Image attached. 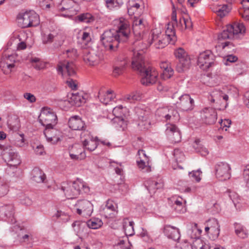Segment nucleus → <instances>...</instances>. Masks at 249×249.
I'll return each mask as SVG.
<instances>
[{"mask_svg": "<svg viewBox=\"0 0 249 249\" xmlns=\"http://www.w3.org/2000/svg\"><path fill=\"white\" fill-rule=\"evenodd\" d=\"M39 122L46 127H53L57 124V116L53 109L47 107L42 108L38 117Z\"/></svg>", "mask_w": 249, "mask_h": 249, "instance_id": "nucleus-7", "label": "nucleus"}, {"mask_svg": "<svg viewBox=\"0 0 249 249\" xmlns=\"http://www.w3.org/2000/svg\"><path fill=\"white\" fill-rule=\"evenodd\" d=\"M208 225L210 226V232L214 237L217 238L220 233V225L215 218H212L208 221Z\"/></svg>", "mask_w": 249, "mask_h": 249, "instance_id": "nucleus-33", "label": "nucleus"}, {"mask_svg": "<svg viewBox=\"0 0 249 249\" xmlns=\"http://www.w3.org/2000/svg\"><path fill=\"white\" fill-rule=\"evenodd\" d=\"M151 43H154L155 47L157 49H161L170 43L168 40V37H164L161 34H156L154 31L152 35Z\"/></svg>", "mask_w": 249, "mask_h": 249, "instance_id": "nucleus-25", "label": "nucleus"}, {"mask_svg": "<svg viewBox=\"0 0 249 249\" xmlns=\"http://www.w3.org/2000/svg\"><path fill=\"white\" fill-rule=\"evenodd\" d=\"M56 218H60L62 221H67L69 219V216L61 211H57L56 213L53 215V217Z\"/></svg>", "mask_w": 249, "mask_h": 249, "instance_id": "nucleus-59", "label": "nucleus"}, {"mask_svg": "<svg viewBox=\"0 0 249 249\" xmlns=\"http://www.w3.org/2000/svg\"><path fill=\"white\" fill-rule=\"evenodd\" d=\"M141 231H142L139 232L140 236L145 241L149 242L150 240V238L147 231L143 228H142Z\"/></svg>", "mask_w": 249, "mask_h": 249, "instance_id": "nucleus-62", "label": "nucleus"}, {"mask_svg": "<svg viewBox=\"0 0 249 249\" xmlns=\"http://www.w3.org/2000/svg\"><path fill=\"white\" fill-rule=\"evenodd\" d=\"M168 111V107L159 108L156 111V115L160 117L161 119L164 118L167 121V116H169L168 114H167V113Z\"/></svg>", "mask_w": 249, "mask_h": 249, "instance_id": "nucleus-56", "label": "nucleus"}, {"mask_svg": "<svg viewBox=\"0 0 249 249\" xmlns=\"http://www.w3.org/2000/svg\"><path fill=\"white\" fill-rule=\"evenodd\" d=\"M146 24V21L142 18L134 16L132 29L134 35L137 40L142 38Z\"/></svg>", "mask_w": 249, "mask_h": 249, "instance_id": "nucleus-14", "label": "nucleus"}, {"mask_svg": "<svg viewBox=\"0 0 249 249\" xmlns=\"http://www.w3.org/2000/svg\"><path fill=\"white\" fill-rule=\"evenodd\" d=\"M112 93L113 91L111 90H107L105 93H103L102 91H100L98 97L102 103L104 104H107L114 98Z\"/></svg>", "mask_w": 249, "mask_h": 249, "instance_id": "nucleus-43", "label": "nucleus"}, {"mask_svg": "<svg viewBox=\"0 0 249 249\" xmlns=\"http://www.w3.org/2000/svg\"><path fill=\"white\" fill-rule=\"evenodd\" d=\"M68 124L69 127L74 130H86V125L85 123L79 116H71L69 120Z\"/></svg>", "mask_w": 249, "mask_h": 249, "instance_id": "nucleus-23", "label": "nucleus"}, {"mask_svg": "<svg viewBox=\"0 0 249 249\" xmlns=\"http://www.w3.org/2000/svg\"><path fill=\"white\" fill-rule=\"evenodd\" d=\"M58 36H54L52 34H49L48 35L44 34L42 37V42L45 44L50 43L53 42L54 38L56 40V38H58Z\"/></svg>", "mask_w": 249, "mask_h": 249, "instance_id": "nucleus-55", "label": "nucleus"}, {"mask_svg": "<svg viewBox=\"0 0 249 249\" xmlns=\"http://www.w3.org/2000/svg\"><path fill=\"white\" fill-rule=\"evenodd\" d=\"M211 9L213 12L217 14L218 17L222 18L228 14L231 7L230 4H223L222 6H217L215 7L211 8Z\"/></svg>", "mask_w": 249, "mask_h": 249, "instance_id": "nucleus-32", "label": "nucleus"}, {"mask_svg": "<svg viewBox=\"0 0 249 249\" xmlns=\"http://www.w3.org/2000/svg\"><path fill=\"white\" fill-rule=\"evenodd\" d=\"M77 38L78 39V43L84 44V45L81 46L82 48H86V46L87 45L91 40L89 33L85 31L79 32Z\"/></svg>", "mask_w": 249, "mask_h": 249, "instance_id": "nucleus-42", "label": "nucleus"}, {"mask_svg": "<svg viewBox=\"0 0 249 249\" xmlns=\"http://www.w3.org/2000/svg\"><path fill=\"white\" fill-rule=\"evenodd\" d=\"M208 98L211 103L216 104H221L223 101L225 103L224 108L228 106L227 102L229 99V96L220 89H214L211 91Z\"/></svg>", "mask_w": 249, "mask_h": 249, "instance_id": "nucleus-17", "label": "nucleus"}, {"mask_svg": "<svg viewBox=\"0 0 249 249\" xmlns=\"http://www.w3.org/2000/svg\"><path fill=\"white\" fill-rule=\"evenodd\" d=\"M202 174V172L200 169L196 171H193L189 173V177L195 180L197 182H199L201 180L200 175Z\"/></svg>", "mask_w": 249, "mask_h": 249, "instance_id": "nucleus-57", "label": "nucleus"}, {"mask_svg": "<svg viewBox=\"0 0 249 249\" xmlns=\"http://www.w3.org/2000/svg\"><path fill=\"white\" fill-rule=\"evenodd\" d=\"M246 2H249V0H242V4L243 9L240 11V14L245 20H249V6L246 4Z\"/></svg>", "mask_w": 249, "mask_h": 249, "instance_id": "nucleus-48", "label": "nucleus"}, {"mask_svg": "<svg viewBox=\"0 0 249 249\" xmlns=\"http://www.w3.org/2000/svg\"><path fill=\"white\" fill-rule=\"evenodd\" d=\"M173 155L177 162H181L184 160V155L179 149H175Z\"/></svg>", "mask_w": 249, "mask_h": 249, "instance_id": "nucleus-52", "label": "nucleus"}, {"mask_svg": "<svg viewBox=\"0 0 249 249\" xmlns=\"http://www.w3.org/2000/svg\"><path fill=\"white\" fill-rule=\"evenodd\" d=\"M129 241L127 240L125 238V240L123 239L120 240L116 244V246L117 247H120L121 249H128V244Z\"/></svg>", "mask_w": 249, "mask_h": 249, "instance_id": "nucleus-60", "label": "nucleus"}, {"mask_svg": "<svg viewBox=\"0 0 249 249\" xmlns=\"http://www.w3.org/2000/svg\"><path fill=\"white\" fill-rule=\"evenodd\" d=\"M111 121L115 127L117 129L122 128L124 130L127 124L126 121L123 116L114 117Z\"/></svg>", "mask_w": 249, "mask_h": 249, "instance_id": "nucleus-45", "label": "nucleus"}, {"mask_svg": "<svg viewBox=\"0 0 249 249\" xmlns=\"http://www.w3.org/2000/svg\"><path fill=\"white\" fill-rule=\"evenodd\" d=\"M0 153L10 167L17 168L21 162L19 156L10 146L0 144Z\"/></svg>", "mask_w": 249, "mask_h": 249, "instance_id": "nucleus-5", "label": "nucleus"}, {"mask_svg": "<svg viewBox=\"0 0 249 249\" xmlns=\"http://www.w3.org/2000/svg\"><path fill=\"white\" fill-rule=\"evenodd\" d=\"M44 134L47 141L52 144H55L60 141V132L53 127H46Z\"/></svg>", "mask_w": 249, "mask_h": 249, "instance_id": "nucleus-24", "label": "nucleus"}, {"mask_svg": "<svg viewBox=\"0 0 249 249\" xmlns=\"http://www.w3.org/2000/svg\"><path fill=\"white\" fill-rule=\"evenodd\" d=\"M246 28L242 23L234 22L227 26L226 30L218 36V39L220 41L227 39L237 38L239 35L245 32Z\"/></svg>", "mask_w": 249, "mask_h": 249, "instance_id": "nucleus-4", "label": "nucleus"}, {"mask_svg": "<svg viewBox=\"0 0 249 249\" xmlns=\"http://www.w3.org/2000/svg\"><path fill=\"white\" fill-rule=\"evenodd\" d=\"M107 7L110 10L114 8L119 7L123 4L122 0H104Z\"/></svg>", "mask_w": 249, "mask_h": 249, "instance_id": "nucleus-50", "label": "nucleus"}, {"mask_svg": "<svg viewBox=\"0 0 249 249\" xmlns=\"http://www.w3.org/2000/svg\"><path fill=\"white\" fill-rule=\"evenodd\" d=\"M134 45L136 47L133 50L132 69L140 73L142 85L149 86L155 84L158 80V72L154 68L145 65L142 56L146 45H143L142 42H135Z\"/></svg>", "mask_w": 249, "mask_h": 249, "instance_id": "nucleus-2", "label": "nucleus"}, {"mask_svg": "<svg viewBox=\"0 0 249 249\" xmlns=\"http://www.w3.org/2000/svg\"><path fill=\"white\" fill-rule=\"evenodd\" d=\"M69 102H71L72 105L76 106H80L82 104L85 103L86 99L84 98L83 93L79 92L72 93Z\"/></svg>", "mask_w": 249, "mask_h": 249, "instance_id": "nucleus-39", "label": "nucleus"}, {"mask_svg": "<svg viewBox=\"0 0 249 249\" xmlns=\"http://www.w3.org/2000/svg\"><path fill=\"white\" fill-rule=\"evenodd\" d=\"M160 67L162 70L161 77L163 80L170 78L174 74L173 69L169 66L167 62H161Z\"/></svg>", "mask_w": 249, "mask_h": 249, "instance_id": "nucleus-34", "label": "nucleus"}, {"mask_svg": "<svg viewBox=\"0 0 249 249\" xmlns=\"http://www.w3.org/2000/svg\"><path fill=\"white\" fill-rule=\"evenodd\" d=\"M194 104V101L190 95L185 94L179 97L176 105L177 107L182 111H188L193 108Z\"/></svg>", "mask_w": 249, "mask_h": 249, "instance_id": "nucleus-20", "label": "nucleus"}, {"mask_svg": "<svg viewBox=\"0 0 249 249\" xmlns=\"http://www.w3.org/2000/svg\"><path fill=\"white\" fill-rule=\"evenodd\" d=\"M137 163L139 168L143 172H148L151 171L149 158L147 156L144 158L137 160Z\"/></svg>", "mask_w": 249, "mask_h": 249, "instance_id": "nucleus-38", "label": "nucleus"}, {"mask_svg": "<svg viewBox=\"0 0 249 249\" xmlns=\"http://www.w3.org/2000/svg\"><path fill=\"white\" fill-rule=\"evenodd\" d=\"M14 213V209L12 205H6L0 208V216L4 220L9 219L11 222H13Z\"/></svg>", "mask_w": 249, "mask_h": 249, "instance_id": "nucleus-27", "label": "nucleus"}, {"mask_svg": "<svg viewBox=\"0 0 249 249\" xmlns=\"http://www.w3.org/2000/svg\"><path fill=\"white\" fill-rule=\"evenodd\" d=\"M87 225L90 229H97L102 226L103 222L99 218H93L87 222Z\"/></svg>", "mask_w": 249, "mask_h": 249, "instance_id": "nucleus-46", "label": "nucleus"}, {"mask_svg": "<svg viewBox=\"0 0 249 249\" xmlns=\"http://www.w3.org/2000/svg\"><path fill=\"white\" fill-rule=\"evenodd\" d=\"M117 29L104 32L101 37V41L108 50L114 51L118 47L121 42H124L129 38L130 34L129 22L126 19L121 18L114 20Z\"/></svg>", "mask_w": 249, "mask_h": 249, "instance_id": "nucleus-1", "label": "nucleus"}, {"mask_svg": "<svg viewBox=\"0 0 249 249\" xmlns=\"http://www.w3.org/2000/svg\"><path fill=\"white\" fill-rule=\"evenodd\" d=\"M61 189L68 199L76 197L82 191L85 193H88L89 191V187L79 179L73 182H62Z\"/></svg>", "mask_w": 249, "mask_h": 249, "instance_id": "nucleus-3", "label": "nucleus"}, {"mask_svg": "<svg viewBox=\"0 0 249 249\" xmlns=\"http://www.w3.org/2000/svg\"><path fill=\"white\" fill-rule=\"evenodd\" d=\"M126 109H127L125 107H124L123 106L119 105L113 108L112 112L115 116V117H118V116H122V115H124V112L125 111Z\"/></svg>", "mask_w": 249, "mask_h": 249, "instance_id": "nucleus-53", "label": "nucleus"}, {"mask_svg": "<svg viewBox=\"0 0 249 249\" xmlns=\"http://www.w3.org/2000/svg\"><path fill=\"white\" fill-rule=\"evenodd\" d=\"M8 191V186L4 179L0 178V196L7 194Z\"/></svg>", "mask_w": 249, "mask_h": 249, "instance_id": "nucleus-51", "label": "nucleus"}, {"mask_svg": "<svg viewBox=\"0 0 249 249\" xmlns=\"http://www.w3.org/2000/svg\"><path fill=\"white\" fill-rule=\"evenodd\" d=\"M163 232L168 238L172 239L175 241H177L180 238V234L179 230L175 227L166 225L164 227Z\"/></svg>", "mask_w": 249, "mask_h": 249, "instance_id": "nucleus-29", "label": "nucleus"}, {"mask_svg": "<svg viewBox=\"0 0 249 249\" xmlns=\"http://www.w3.org/2000/svg\"><path fill=\"white\" fill-rule=\"evenodd\" d=\"M75 207L76 208L77 213L84 216H90L93 211L92 203L86 199L77 201Z\"/></svg>", "mask_w": 249, "mask_h": 249, "instance_id": "nucleus-16", "label": "nucleus"}, {"mask_svg": "<svg viewBox=\"0 0 249 249\" xmlns=\"http://www.w3.org/2000/svg\"><path fill=\"white\" fill-rule=\"evenodd\" d=\"M214 171L216 177L220 180L225 181L231 178V167L226 162L221 161L216 163Z\"/></svg>", "mask_w": 249, "mask_h": 249, "instance_id": "nucleus-10", "label": "nucleus"}, {"mask_svg": "<svg viewBox=\"0 0 249 249\" xmlns=\"http://www.w3.org/2000/svg\"><path fill=\"white\" fill-rule=\"evenodd\" d=\"M18 20L19 26L22 28L36 26L39 24L38 15L33 11L19 15Z\"/></svg>", "mask_w": 249, "mask_h": 249, "instance_id": "nucleus-6", "label": "nucleus"}, {"mask_svg": "<svg viewBox=\"0 0 249 249\" xmlns=\"http://www.w3.org/2000/svg\"><path fill=\"white\" fill-rule=\"evenodd\" d=\"M235 233L236 235L242 239H245L248 237V231L246 227L239 223L234 224Z\"/></svg>", "mask_w": 249, "mask_h": 249, "instance_id": "nucleus-37", "label": "nucleus"}, {"mask_svg": "<svg viewBox=\"0 0 249 249\" xmlns=\"http://www.w3.org/2000/svg\"><path fill=\"white\" fill-rule=\"evenodd\" d=\"M57 70L63 76H74L76 74L75 65L72 61L64 60L59 62Z\"/></svg>", "mask_w": 249, "mask_h": 249, "instance_id": "nucleus-13", "label": "nucleus"}, {"mask_svg": "<svg viewBox=\"0 0 249 249\" xmlns=\"http://www.w3.org/2000/svg\"><path fill=\"white\" fill-rule=\"evenodd\" d=\"M201 231L196 223L194 224V226L189 231L191 238L195 239L193 243H191L193 249H202V248L203 241L199 238Z\"/></svg>", "mask_w": 249, "mask_h": 249, "instance_id": "nucleus-19", "label": "nucleus"}, {"mask_svg": "<svg viewBox=\"0 0 249 249\" xmlns=\"http://www.w3.org/2000/svg\"><path fill=\"white\" fill-rule=\"evenodd\" d=\"M83 58L87 65L95 66L99 63L102 57L94 51L85 50L83 52Z\"/></svg>", "mask_w": 249, "mask_h": 249, "instance_id": "nucleus-18", "label": "nucleus"}, {"mask_svg": "<svg viewBox=\"0 0 249 249\" xmlns=\"http://www.w3.org/2000/svg\"><path fill=\"white\" fill-rule=\"evenodd\" d=\"M63 53L66 55L67 57L72 59H74L78 55L77 50L74 48L68 49Z\"/></svg>", "mask_w": 249, "mask_h": 249, "instance_id": "nucleus-54", "label": "nucleus"}, {"mask_svg": "<svg viewBox=\"0 0 249 249\" xmlns=\"http://www.w3.org/2000/svg\"><path fill=\"white\" fill-rule=\"evenodd\" d=\"M165 133L168 139L173 142H178L181 140L180 132L175 124H167Z\"/></svg>", "mask_w": 249, "mask_h": 249, "instance_id": "nucleus-22", "label": "nucleus"}, {"mask_svg": "<svg viewBox=\"0 0 249 249\" xmlns=\"http://www.w3.org/2000/svg\"><path fill=\"white\" fill-rule=\"evenodd\" d=\"M128 64V60L124 57H118L113 66V75L116 77L122 74Z\"/></svg>", "mask_w": 249, "mask_h": 249, "instance_id": "nucleus-26", "label": "nucleus"}, {"mask_svg": "<svg viewBox=\"0 0 249 249\" xmlns=\"http://www.w3.org/2000/svg\"><path fill=\"white\" fill-rule=\"evenodd\" d=\"M174 54L179 59V62L176 66V70L178 72H182L188 70L191 65V60L185 50L181 48H179L175 51Z\"/></svg>", "mask_w": 249, "mask_h": 249, "instance_id": "nucleus-8", "label": "nucleus"}, {"mask_svg": "<svg viewBox=\"0 0 249 249\" xmlns=\"http://www.w3.org/2000/svg\"><path fill=\"white\" fill-rule=\"evenodd\" d=\"M168 111L167 114H168L169 116H167V121L170 120L172 122H176L179 120V116L177 110L174 108H168Z\"/></svg>", "mask_w": 249, "mask_h": 249, "instance_id": "nucleus-49", "label": "nucleus"}, {"mask_svg": "<svg viewBox=\"0 0 249 249\" xmlns=\"http://www.w3.org/2000/svg\"><path fill=\"white\" fill-rule=\"evenodd\" d=\"M117 204L114 201L108 199L106 203L104 211L105 216L108 218L113 217L117 213Z\"/></svg>", "mask_w": 249, "mask_h": 249, "instance_id": "nucleus-28", "label": "nucleus"}, {"mask_svg": "<svg viewBox=\"0 0 249 249\" xmlns=\"http://www.w3.org/2000/svg\"><path fill=\"white\" fill-rule=\"evenodd\" d=\"M76 21L79 22L89 23L93 22L94 20V18L91 14L85 13L81 14L75 17Z\"/></svg>", "mask_w": 249, "mask_h": 249, "instance_id": "nucleus-44", "label": "nucleus"}, {"mask_svg": "<svg viewBox=\"0 0 249 249\" xmlns=\"http://www.w3.org/2000/svg\"><path fill=\"white\" fill-rule=\"evenodd\" d=\"M201 117L206 124H213L217 120V113L213 108H205L201 112Z\"/></svg>", "mask_w": 249, "mask_h": 249, "instance_id": "nucleus-21", "label": "nucleus"}, {"mask_svg": "<svg viewBox=\"0 0 249 249\" xmlns=\"http://www.w3.org/2000/svg\"><path fill=\"white\" fill-rule=\"evenodd\" d=\"M173 209L178 213H182L186 211L185 204L186 201L180 196L174 197L173 198Z\"/></svg>", "mask_w": 249, "mask_h": 249, "instance_id": "nucleus-30", "label": "nucleus"}, {"mask_svg": "<svg viewBox=\"0 0 249 249\" xmlns=\"http://www.w3.org/2000/svg\"><path fill=\"white\" fill-rule=\"evenodd\" d=\"M145 186L150 194H154L156 190L162 188L163 184L161 181L158 182L156 180L149 179L145 181Z\"/></svg>", "mask_w": 249, "mask_h": 249, "instance_id": "nucleus-31", "label": "nucleus"}, {"mask_svg": "<svg viewBox=\"0 0 249 249\" xmlns=\"http://www.w3.org/2000/svg\"><path fill=\"white\" fill-rule=\"evenodd\" d=\"M193 147L197 152L200 153L203 156H205L208 154L209 152L207 149L204 147L200 143L199 140H196Z\"/></svg>", "mask_w": 249, "mask_h": 249, "instance_id": "nucleus-47", "label": "nucleus"}, {"mask_svg": "<svg viewBox=\"0 0 249 249\" xmlns=\"http://www.w3.org/2000/svg\"><path fill=\"white\" fill-rule=\"evenodd\" d=\"M20 202L21 204L22 205L29 206L32 205L33 201L32 200L29 198L28 196H26L25 195L21 196L20 198Z\"/></svg>", "mask_w": 249, "mask_h": 249, "instance_id": "nucleus-58", "label": "nucleus"}, {"mask_svg": "<svg viewBox=\"0 0 249 249\" xmlns=\"http://www.w3.org/2000/svg\"><path fill=\"white\" fill-rule=\"evenodd\" d=\"M123 229L126 235L125 238L128 241L127 237L128 236H132L134 234V223L132 221H129L127 218H125L123 220Z\"/></svg>", "mask_w": 249, "mask_h": 249, "instance_id": "nucleus-35", "label": "nucleus"}, {"mask_svg": "<svg viewBox=\"0 0 249 249\" xmlns=\"http://www.w3.org/2000/svg\"><path fill=\"white\" fill-rule=\"evenodd\" d=\"M16 55L12 54L3 55L0 61V68L5 74H10L15 67Z\"/></svg>", "mask_w": 249, "mask_h": 249, "instance_id": "nucleus-11", "label": "nucleus"}, {"mask_svg": "<svg viewBox=\"0 0 249 249\" xmlns=\"http://www.w3.org/2000/svg\"><path fill=\"white\" fill-rule=\"evenodd\" d=\"M31 178L37 183L43 182L46 178L43 172L38 168H35L31 172Z\"/></svg>", "mask_w": 249, "mask_h": 249, "instance_id": "nucleus-36", "label": "nucleus"}, {"mask_svg": "<svg viewBox=\"0 0 249 249\" xmlns=\"http://www.w3.org/2000/svg\"><path fill=\"white\" fill-rule=\"evenodd\" d=\"M24 135H20L18 136V138L15 140L14 144L17 146L21 147L23 146L24 144Z\"/></svg>", "mask_w": 249, "mask_h": 249, "instance_id": "nucleus-63", "label": "nucleus"}, {"mask_svg": "<svg viewBox=\"0 0 249 249\" xmlns=\"http://www.w3.org/2000/svg\"><path fill=\"white\" fill-rule=\"evenodd\" d=\"M162 35L165 37H168V40L170 44H174L177 40V37L175 35V31L174 29V24H168V27L165 31V34H162Z\"/></svg>", "mask_w": 249, "mask_h": 249, "instance_id": "nucleus-40", "label": "nucleus"}, {"mask_svg": "<svg viewBox=\"0 0 249 249\" xmlns=\"http://www.w3.org/2000/svg\"><path fill=\"white\" fill-rule=\"evenodd\" d=\"M177 249H193L192 244L187 241L180 243L177 247Z\"/></svg>", "mask_w": 249, "mask_h": 249, "instance_id": "nucleus-61", "label": "nucleus"}, {"mask_svg": "<svg viewBox=\"0 0 249 249\" xmlns=\"http://www.w3.org/2000/svg\"><path fill=\"white\" fill-rule=\"evenodd\" d=\"M229 196L230 199L232 200L233 204L235 205L236 203H237L238 200L239 198V196L237 194L234 192H229Z\"/></svg>", "mask_w": 249, "mask_h": 249, "instance_id": "nucleus-64", "label": "nucleus"}, {"mask_svg": "<svg viewBox=\"0 0 249 249\" xmlns=\"http://www.w3.org/2000/svg\"><path fill=\"white\" fill-rule=\"evenodd\" d=\"M59 8L61 11H66L65 17H72L77 14L79 7L78 4L73 0H63Z\"/></svg>", "mask_w": 249, "mask_h": 249, "instance_id": "nucleus-15", "label": "nucleus"}, {"mask_svg": "<svg viewBox=\"0 0 249 249\" xmlns=\"http://www.w3.org/2000/svg\"><path fill=\"white\" fill-rule=\"evenodd\" d=\"M140 4L137 1H132L129 3V7L128 8V13L130 16L136 15L138 17L141 13L142 10L140 8Z\"/></svg>", "mask_w": 249, "mask_h": 249, "instance_id": "nucleus-41", "label": "nucleus"}, {"mask_svg": "<svg viewBox=\"0 0 249 249\" xmlns=\"http://www.w3.org/2000/svg\"><path fill=\"white\" fill-rule=\"evenodd\" d=\"M197 65L204 71L207 70L214 65L213 55L210 51H206L199 54L197 59Z\"/></svg>", "mask_w": 249, "mask_h": 249, "instance_id": "nucleus-12", "label": "nucleus"}, {"mask_svg": "<svg viewBox=\"0 0 249 249\" xmlns=\"http://www.w3.org/2000/svg\"><path fill=\"white\" fill-rule=\"evenodd\" d=\"M81 142L84 150L94 151L97 147L99 139L93 137L88 130L82 131L80 134Z\"/></svg>", "mask_w": 249, "mask_h": 249, "instance_id": "nucleus-9", "label": "nucleus"}]
</instances>
